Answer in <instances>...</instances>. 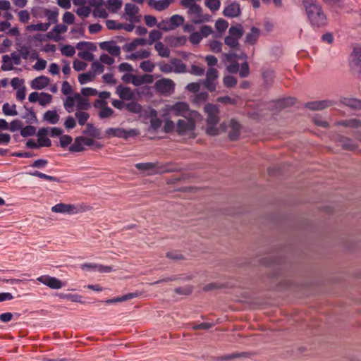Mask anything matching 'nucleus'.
Segmentation results:
<instances>
[{
	"label": "nucleus",
	"mask_w": 361,
	"mask_h": 361,
	"mask_svg": "<svg viewBox=\"0 0 361 361\" xmlns=\"http://www.w3.org/2000/svg\"><path fill=\"white\" fill-rule=\"evenodd\" d=\"M302 4L314 29L324 27L327 24L326 16L319 2L316 0H303Z\"/></svg>",
	"instance_id": "1"
},
{
	"label": "nucleus",
	"mask_w": 361,
	"mask_h": 361,
	"mask_svg": "<svg viewBox=\"0 0 361 361\" xmlns=\"http://www.w3.org/2000/svg\"><path fill=\"white\" fill-rule=\"evenodd\" d=\"M204 111L207 115V122L208 126L207 133L211 135H217L218 129L215 128V126L219 121L218 107L214 104H207L204 106Z\"/></svg>",
	"instance_id": "2"
},
{
	"label": "nucleus",
	"mask_w": 361,
	"mask_h": 361,
	"mask_svg": "<svg viewBox=\"0 0 361 361\" xmlns=\"http://www.w3.org/2000/svg\"><path fill=\"white\" fill-rule=\"evenodd\" d=\"M184 8L188 9V14L191 16V22L194 24H202L210 21L211 16L203 13L202 8L200 5H192Z\"/></svg>",
	"instance_id": "3"
},
{
	"label": "nucleus",
	"mask_w": 361,
	"mask_h": 361,
	"mask_svg": "<svg viewBox=\"0 0 361 361\" xmlns=\"http://www.w3.org/2000/svg\"><path fill=\"white\" fill-rule=\"evenodd\" d=\"M195 128V122L193 119L188 118L179 119L176 126V130L179 135H185Z\"/></svg>",
	"instance_id": "4"
},
{
	"label": "nucleus",
	"mask_w": 361,
	"mask_h": 361,
	"mask_svg": "<svg viewBox=\"0 0 361 361\" xmlns=\"http://www.w3.org/2000/svg\"><path fill=\"white\" fill-rule=\"evenodd\" d=\"M105 133L108 137H116L126 140L137 135V132L135 129L126 130L120 128H109L106 130Z\"/></svg>",
	"instance_id": "5"
},
{
	"label": "nucleus",
	"mask_w": 361,
	"mask_h": 361,
	"mask_svg": "<svg viewBox=\"0 0 361 361\" xmlns=\"http://www.w3.org/2000/svg\"><path fill=\"white\" fill-rule=\"evenodd\" d=\"M218 76V71L216 68H209L207 70L203 85L209 92H213L216 90L215 80L217 79Z\"/></svg>",
	"instance_id": "6"
},
{
	"label": "nucleus",
	"mask_w": 361,
	"mask_h": 361,
	"mask_svg": "<svg viewBox=\"0 0 361 361\" xmlns=\"http://www.w3.org/2000/svg\"><path fill=\"white\" fill-rule=\"evenodd\" d=\"M175 86L174 82L168 78H163L156 81L154 84L155 89L161 94H166L173 90Z\"/></svg>",
	"instance_id": "7"
},
{
	"label": "nucleus",
	"mask_w": 361,
	"mask_h": 361,
	"mask_svg": "<svg viewBox=\"0 0 361 361\" xmlns=\"http://www.w3.org/2000/svg\"><path fill=\"white\" fill-rule=\"evenodd\" d=\"M139 8L135 4L128 3L125 5V14L128 17L126 18L130 23H139L141 16H138Z\"/></svg>",
	"instance_id": "8"
},
{
	"label": "nucleus",
	"mask_w": 361,
	"mask_h": 361,
	"mask_svg": "<svg viewBox=\"0 0 361 361\" xmlns=\"http://www.w3.org/2000/svg\"><path fill=\"white\" fill-rule=\"evenodd\" d=\"M37 281L52 289H60L63 286L61 280L49 275L41 276L37 279Z\"/></svg>",
	"instance_id": "9"
},
{
	"label": "nucleus",
	"mask_w": 361,
	"mask_h": 361,
	"mask_svg": "<svg viewBox=\"0 0 361 361\" xmlns=\"http://www.w3.org/2000/svg\"><path fill=\"white\" fill-rule=\"evenodd\" d=\"M241 13L240 4L236 1L229 2L225 6L223 14L226 17L236 18Z\"/></svg>",
	"instance_id": "10"
},
{
	"label": "nucleus",
	"mask_w": 361,
	"mask_h": 361,
	"mask_svg": "<svg viewBox=\"0 0 361 361\" xmlns=\"http://www.w3.org/2000/svg\"><path fill=\"white\" fill-rule=\"evenodd\" d=\"M52 212L74 214L78 212V209L74 204L59 203L53 206L51 209Z\"/></svg>",
	"instance_id": "11"
},
{
	"label": "nucleus",
	"mask_w": 361,
	"mask_h": 361,
	"mask_svg": "<svg viewBox=\"0 0 361 361\" xmlns=\"http://www.w3.org/2000/svg\"><path fill=\"white\" fill-rule=\"evenodd\" d=\"M171 112L175 116H187L189 106L185 102H179L173 104L171 109Z\"/></svg>",
	"instance_id": "12"
},
{
	"label": "nucleus",
	"mask_w": 361,
	"mask_h": 361,
	"mask_svg": "<svg viewBox=\"0 0 361 361\" xmlns=\"http://www.w3.org/2000/svg\"><path fill=\"white\" fill-rule=\"evenodd\" d=\"M228 137L231 140H236L240 135L241 129L240 124L235 119H231L229 122Z\"/></svg>",
	"instance_id": "13"
},
{
	"label": "nucleus",
	"mask_w": 361,
	"mask_h": 361,
	"mask_svg": "<svg viewBox=\"0 0 361 361\" xmlns=\"http://www.w3.org/2000/svg\"><path fill=\"white\" fill-rule=\"evenodd\" d=\"M334 102L331 100H321L308 102L305 106L312 110H322L326 107L333 106Z\"/></svg>",
	"instance_id": "14"
},
{
	"label": "nucleus",
	"mask_w": 361,
	"mask_h": 361,
	"mask_svg": "<svg viewBox=\"0 0 361 361\" xmlns=\"http://www.w3.org/2000/svg\"><path fill=\"white\" fill-rule=\"evenodd\" d=\"M101 49L107 51L111 55L118 56L121 54V49L113 42H104L100 44Z\"/></svg>",
	"instance_id": "15"
},
{
	"label": "nucleus",
	"mask_w": 361,
	"mask_h": 361,
	"mask_svg": "<svg viewBox=\"0 0 361 361\" xmlns=\"http://www.w3.org/2000/svg\"><path fill=\"white\" fill-rule=\"evenodd\" d=\"M50 82L48 77L41 75L35 78L31 82V87L33 90H42L46 87Z\"/></svg>",
	"instance_id": "16"
},
{
	"label": "nucleus",
	"mask_w": 361,
	"mask_h": 361,
	"mask_svg": "<svg viewBox=\"0 0 361 361\" xmlns=\"http://www.w3.org/2000/svg\"><path fill=\"white\" fill-rule=\"evenodd\" d=\"M350 64L353 68H361V47L354 48L350 54Z\"/></svg>",
	"instance_id": "17"
},
{
	"label": "nucleus",
	"mask_w": 361,
	"mask_h": 361,
	"mask_svg": "<svg viewBox=\"0 0 361 361\" xmlns=\"http://www.w3.org/2000/svg\"><path fill=\"white\" fill-rule=\"evenodd\" d=\"M116 92L121 99L130 100L133 97V94L130 88L128 87H124L121 85L116 87Z\"/></svg>",
	"instance_id": "18"
},
{
	"label": "nucleus",
	"mask_w": 361,
	"mask_h": 361,
	"mask_svg": "<svg viewBox=\"0 0 361 361\" xmlns=\"http://www.w3.org/2000/svg\"><path fill=\"white\" fill-rule=\"evenodd\" d=\"M260 34L259 29L252 27L250 32L247 34L245 42L246 44L254 45L257 42Z\"/></svg>",
	"instance_id": "19"
},
{
	"label": "nucleus",
	"mask_w": 361,
	"mask_h": 361,
	"mask_svg": "<svg viewBox=\"0 0 361 361\" xmlns=\"http://www.w3.org/2000/svg\"><path fill=\"white\" fill-rule=\"evenodd\" d=\"M154 81L153 76L149 74H144L142 75H135L133 81L135 86H140L144 84H152Z\"/></svg>",
	"instance_id": "20"
},
{
	"label": "nucleus",
	"mask_w": 361,
	"mask_h": 361,
	"mask_svg": "<svg viewBox=\"0 0 361 361\" xmlns=\"http://www.w3.org/2000/svg\"><path fill=\"white\" fill-rule=\"evenodd\" d=\"M341 104L352 109L361 110V100L355 98H343Z\"/></svg>",
	"instance_id": "21"
},
{
	"label": "nucleus",
	"mask_w": 361,
	"mask_h": 361,
	"mask_svg": "<svg viewBox=\"0 0 361 361\" xmlns=\"http://www.w3.org/2000/svg\"><path fill=\"white\" fill-rule=\"evenodd\" d=\"M75 99L76 106L79 111H87L91 107L88 99L82 97L80 94L75 93Z\"/></svg>",
	"instance_id": "22"
},
{
	"label": "nucleus",
	"mask_w": 361,
	"mask_h": 361,
	"mask_svg": "<svg viewBox=\"0 0 361 361\" xmlns=\"http://www.w3.org/2000/svg\"><path fill=\"white\" fill-rule=\"evenodd\" d=\"M83 134L94 137V138H101V131L99 128H96L93 124L92 123H87L86 128L83 131Z\"/></svg>",
	"instance_id": "23"
},
{
	"label": "nucleus",
	"mask_w": 361,
	"mask_h": 361,
	"mask_svg": "<svg viewBox=\"0 0 361 361\" xmlns=\"http://www.w3.org/2000/svg\"><path fill=\"white\" fill-rule=\"evenodd\" d=\"M59 115L55 110H48L43 116V119L50 124H56L59 121Z\"/></svg>",
	"instance_id": "24"
},
{
	"label": "nucleus",
	"mask_w": 361,
	"mask_h": 361,
	"mask_svg": "<svg viewBox=\"0 0 361 361\" xmlns=\"http://www.w3.org/2000/svg\"><path fill=\"white\" fill-rule=\"evenodd\" d=\"M171 63L173 66V71L176 73H183L187 71L185 64H184L182 61L178 59H171Z\"/></svg>",
	"instance_id": "25"
},
{
	"label": "nucleus",
	"mask_w": 361,
	"mask_h": 361,
	"mask_svg": "<svg viewBox=\"0 0 361 361\" xmlns=\"http://www.w3.org/2000/svg\"><path fill=\"white\" fill-rule=\"evenodd\" d=\"M154 49L161 57L168 58L170 56L171 51L169 48L165 46L162 42H158L154 45Z\"/></svg>",
	"instance_id": "26"
},
{
	"label": "nucleus",
	"mask_w": 361,
	"mask_h": 361,
	"mask_svg": "<svg viewBox=\"0 0 361 361\" xmlns=\"http://www.w3.org/2000/svg\"><path fill=\"white\" fill-rule=\"evenodd\" d=\"M136 296H137L136 293H128V294L124 295L121 297H116V298H114L112 299H108L105 301V303L107 305H111L113 303L121 302H123V301H126V300L133 299V298H135Z\"/></svg>",
	"instance_id": "27"
},
{
	"label": "nucleus",
	"mask_w": 361,
	"mask_h": 361,
	"mask_svg": "<svg viewBox=\"0 0 361 361\" xmlns=\"http://www.w3.org/2000/svg\"><path fill=\"white\" fill-rule=\"evenodd\" d=\"M44 14L49 20V23H57L59 16V9L57 8H54L53 9L46 8L44 11Z\"/></svg>",
	"instance_id": "28"
},
{
	"label": "nucleus",
	"mask_w": 361,
	"mask_h": 361,
	"mask_svg": "<svg viewBox=\"0 0 361 361\" xmlns=\"http://www.w3.org/2000/svg\"><path fill=\"white\" fill-rule=\"evenodd\" d=\"M337 125L343 126L345 127H350V128H359L361 127V119L357 118H351L341 121L337 123Z\"/></svg>",
	"instance_id": "29"
},
{
	"label": "nucleus",
	"mask_w": 361,
	"mask_h": 361,
	"mask_svg": "<svg viewBox=\"0 0 361 361\" xmlns=\"http://www.w3.org/2000/svg\"><path fill=\"white\" fill-rule=\"evenodd\" d=\"M243 33L242 25L240 24L236 26H231L228 30V35L238 40L243 37Z\"/></svg>",
	"instance_id": "30"
},
{
	"label": "nucleus",
	"mask_w": 361,
	"mask_h": 361,
	"mask_svg": "<svg viewBox=\"0 0 361 361\" xmlns=\"http://www.w3.org/2000/svg\"><path fill=\"white\" fill-rule=\"evenodd\" d=\"M148 4L150 6H152L159 11H161L169 6V2L164 0H149Z\"/></svg>",
	"instance_id": "31"
},
{
	"label": "nucleus",
	"mask_w": 361,
	"mask_h": 361,
	"mask_svg": "<svg viewBox=\"0 0 361 361\" xmlns=\"http://www.w3.org/2000/svg\"><path fill=\"white\" fill-rule=\"evenodd\" d=\"M274 77V71L271 69H267L262 72V78L267 86H271L273 84Z\"/></svg>",
	"instance_id": "32"
},
{
	"label": "nucleus",
	"mask_w": 361,
	"mask_h": 361,
	"mask_svg": "<svg viewBox=\"0 0 361 361\" xmlns=\"http://www.w3.org/2000/svg\"><path fill=\"white\" fill-rule=\"evenodd\" d=\"M84 149L85 148L82 140V136L76 137L74 142L69 147V150L73 152H82Z\"/></svg>",
	"instance_id": "33"
},
{
	"label": "nucleus",
	"mask_w": 361,
	"mask_h": 361,
	"mask_svg": "<svg viewBox=\"0 0 361 361\" xmlns=\"http://www.w3.org/2000/svg\"><path fill=\"white\" fill-rule=\"evenodd\" d=\"M2 111L6 116H16L18 115V111H16V105L13 104H10L6 102L2 106Z\"/></svg>",
	"instance_id": "34"
},
{
	"label": "nucleus",
	"mask_w": 361,
	"mask_h": 361,
	"mask_svg": "<svg viewBox=\"0 0 361 361\" xmlns=\"http://www.w3.org/2000/svg\"><path fill=\"white\" fill-rule=\"evenodd\" d=\"M184 23V18L180 15H173L169 19L170 27H173V30L180 26Z\"/></svg>",
	"instance_id": "35"
},
{
	"label": "nucleus",
	"mask_w": 361,
	"mask_h": 361,
	"mask_svg": "<svg viewBox=\"0 0 361 361\" xmlns=\"http://www.w3.org/2000/svg\"><path fill=\"white\" fill-rule=\"evenodd\" d=\"M95 78L94 73L89 71L78 75V81L81 85L92 81Z\"/></svg>",
	"instance_id": "36"
},
{
	"label": "nucleus",
	"mask_w": 361,
	"mask_h": 361,
	"mask_svg": "<svg viewBox=\"0 0 361 361\" xmlns=\"http://www.w3.org/2000/svg\"><path fill=\"white\" fill-rule=\"evenodd\" d=\"M29 174L32 176L38 177L39 178L44 179L47 180L53 181V182H59V179L56 177L47 175V174L43 173L38 171L30 172Z\"/></svg>",
	"instance_id": "37"
},
{
	"label": "nucleus",
	"mask_w": 361,
	"mask_h": 361,
	"mask_svg": "<svg viewBox=\"0 0 361 361\" xmlns=\"http://www.w3.org/2000/svg\"><path fill=\"white\" fill-rule=\"evenodd\" d=\"M50 25V23L32 24L28 26V30L33 31H47L49 28Z\"/></svg>",
	"instance_id": "38"
},
{
	"label": "nucleus",
	"mask_w": 361,
	"mask_h": 361,
	"mask_svg": "<svg viewBox=\"0 0 361 361\" xmlns=\"http://www.w3.org/2000/svg\"><path fill=\"white\" fill-rule=\"evenodd\" d=\"M76 104L75 94L73 97H68L63 103L65 109L71 113L73 111V107Z\"/></svg>",
	"instance_id": "39"
},
{
	"label": "nucleus",
	"mask_w": 361,
	"mask_h": 361,
	"mask_svg": "<svg viewBox=\"0 0 361 361\" xmlns=\"http://www.w3.org/2000/svg\"><path fill=\"white\" fill-rule=\"evenodd\" d=\"M75 116L80 126H84L90 118V114L83 111H77Z\"/></svg>",
	"instance_id": "40"
},
{
	"label": "nucleus",
	"mask_w": 361,
	"mask_h": 361,
	"mask_svg": "<svg viewBox=\"0 0 361 361\" xmlns=\"http://www.w3.org/2000/svg\"><path fill=\"white\" fill-rule=\"evenodd\" d=\"M341 146L347 150H354L357 148V145L350 139L343 137L341 140Z\"/></svg>",
	"instance_id": "41"
},
{
	"label": "nucleus",
	"mask_w": 361,
	"mask_h": 361,
	"mask_svg": "<svg viewBox=\"0 0 361 361\" xmlns=\"http://www.w3.org/2000/svg\"><path fill=\"white\" fill-rule=\"evenodd\" d=\"M228 27V23L223 18L218 19L215 23V28L221 34L225 32Z\"/></svg>",
	"instance_id": "42"
},
{
	"label": "nucleus",
	"mask_w": 361,
	"mask_h": 361,
	"mask_svg": "<svg viewBox=\"0 0 361 361\" xmlns=\"http://www.w3.org/2000/svg\"><path fill=\"white\" fill-rule=\"evenodd\" d=\"M224 43L232 49H236L239 47L238 39L230 35L225 37Z\"/></svg>",
	"instance_id": "43"
},
{
	"label": "nucleus",
	"mask_w": 361,
	"mask_h": 361,
	"mask_svg": "<svg viewBox=\"0 0 361 361\" xmlns=\"http://www.w3.org/2000/svg\"><path fill=\"white\" fill-rule=\"evenodd\" d=\"M3 64L1 66V69L4 71H8L13 69V66L12 61H11V58L8 55H4L2 57Z\"/></svg>",
	"instance_id": "44"
},
{
	"label": "nucleus",
	"mask_w": 361,
	"mask_h": 361,
	"mask_svg": "<svg viewBox=\"0 0 361 361\" xmlns=\"http://www.w3.org/2000/svg\"><path fill=\"white\" fill-rule=\"evenodd\" d=\"M247 353H234L228 355H226L224 356H221L219 360L221 361H229L233 360L235 358L242 357H247Z\"/></svg>",
	"instance_id": "45"
},
{
	"label": "nucleus",
	"mask_w": 361,
	"mask_h": 361,
	"mask_svg": "<svg viewBox=\"0 0 361 361\" xmlns=\"http://www.w3.org/2000/svg\"><path fill=\"white\" fill-rule=\"evenodd\" d=\"M224 56L227 61H231L233 59H239V60H247V56L245 53H241L240 54H238L233 52L224 54Z\"/></svg>",
	"instance_id": "46"
},
{
	"label": "nucleus",
	"mask_w": 361,
	"mask_h": 361,
	"mask_svg": "<svg viewBox=\"0 0 361 361\" xmlns=\"http://www.w3.org/2000/svg\"><path fill=\"white\" fill-rule=\"evenodd\" d=\"M140 68L145 72L151 73L155 68V64L151 61H144L140 63Z\"/></svg>",
	"instance_id": "47"
},
{
	"label": "nucleus",
	"mask_w": 361,
	"mask_h": 361,
	"mask_svg": "<svg viewBox=\"0 0 361 361\" xmlns=\"http://www.w3.org/2000/svg\"><path fill=\"white\" fill-rule=\"evenodd\" d=\"M122 0H108L109 8L114 13L117 12L122 6Z\"/></svg>",
	"instance_id": "48"
},
{
	"label": "nucleus",
	"mask_w": 361,
	"mask_h": 361,
	"mask_svg": "<svg viewBox=\"0 0 361 361\" xmlns=\"http://www.w3.org/2000/svg\"><path fill=\"white\" fill-rule=\"evenodd\" d=\"M36 133V128L32 126H27L21 128L20 134L23 137L32 136Z\"/></svg>",
	"instance_id": "49"
},
{
	"label": "nucleus",
	"mask_w": 361,
	"mask_h": 361,
	"mask_svg": "<svg viewBox=\"0 0 361 361\" xmlns=\"http://www.w3.org/2000/svg\"><path fill=\"white\" fill-rule=\"evenodd\" d=\"M161 37H162V34L160 31L157 30H153L150 31L149 35V40L147 41L148 44H149V45L152 44L154 42L160 39L161 38Z\"/></svg>",
	"instance_id": "50"
},
{
	"label": "nucleus",
	"mask_w": 361,
	"mask_h": 361,
	"mask_svg": "<svg viewBox=\"0 0 361 361\" xmlns=\"http://www.w3.org/2000/svg\"><path fill=\"white\" fill-rule=\"evenodd\" d=\"M205 5L212 11L214 12L219 9L221 1L220 0H205Z\"/></svg>",
	"instance_id": "51"
},
{
	"label": "nucleus",
	"mask_w": 361,
	"mask_h": 361,
	"mask_svg": "<svg viewBox=\"0 0 361 361\" xmlns=\"http://www.w3.org/2000/svg\"><path fill=\"white\" fill-rule=\"evenodd\" d=\"M224 85L227 87H235L237 84V79L232 75H226L223 79Z\"/></svg>",
	"instance_id": "52"
},
{
	"label": "nucleus",
	"mask_w": 361,
	"mask_h": 361,
	"mask_svg": "<svg viewBox=\"0 0 361 361\" xmlns=\"http://www.w3.org/2000/svg\"><path fill=\"white\" fill-rule=\"evenodd\" d=\"M209 47L212 51L220 53L222 49V43L216 40H212L209 43Z\"/></svg>",
	"instance_id": "53"
},
{
	"label": "nucleus",
	"mask_w": 361,
	"mask_h": 361,
	"mask_svg": "<svg viewBox=\"0 0 361 361\" xmlns=\"http://www.w3.org/2000/svg\"><path fill=\"white\" fill-rule=\"evenodd\" d=\"M52 96L48 93L41 92L39 99V104L41 106H46L51 101Z\"/></svg>",
	"instance_id": "54"
},
{
	"label": "nucleus",
	"mask_w": 361,
	"mask_h": 361,
	"mask_svg": "<svg viewBox=\"0 0 361 361\" xmlns=\"http://www.w3.org/2000/svg\"><path fill=\"white\" fill-rule=\"evenodd\" d=\"M91 13V8L89 6H81L76 10L78 16L85 18L89 16Z\"/></svg>",
	"instance_id": "55"
},
{
	"label": "nucleus",
	"mask_w": 361,
	"mask_h": 361,
	"mask_svg": "<svg viewBox=\"0 0 361 361\" xmlns=\"http://www.w3.org/2000/svg\"><path fill=\"white\" fill-rule=\"evenodd\" d=\"M239 75L240 78H246L250 74V68L249 65L247 61L243 62L240 68H239Z\"/></svg>",
	"instance_id": "56"
},
{
	"label": "nucleus",
	"mask_w": 361,
	"mask_h": 361,
	"mask_svg": "<svg viewBox=\"0 0 361 361\" xmlns=\"http://www.w3.org/2000/svg\"><path fill=\"white\" fill-rule=\"evenodd\" d=\"M61 54L66 56L71 57L75 53V48L71 45H65L61 49Z\"/></svg>",
	"instance_id": "57"
},
{
	"label": "nucleus",
	"mask_w": 361,
	"mask_h": 361,
	"mask_svg": "<svg viewBox=\"0 0 361 361\" xmlns=\"http://www.w3.org/2000/svg\"><path fill=\"white\" fill-rule=\"evenodd\" d=\"M114 111L110 107L106 106L99 112V117L102 119L109 118L112 116Z\"/></svg>",
	"instance_id": "58"
},
{
	"label": "nucleus",
	"mask_w": 361,
	"mask_h": 361,
	"mask_svg": "<svg viewBox=\"0 0 361 361\" xmlns=\"http://www.w3.org/2000/svg\"><path fill=\"white\" fill-rule=\"evenodd\" d=\"M23 123L20 120L16 119L11 122L10 125H8V129L11 132H15L16 130H20L22 128Z\"/></svg>",
	"instance_id": "59"
},
{
	"label": "nucleus",
	"mask_w": 361,
	"mask_h": 361,
	"mask_svg": "<svg viewBox=\"0 0 361 361\" xmlns=\"http://www.w3.org/2000/svg\"><path fill=\"white\" fill-rule=\"evenodd\" d=\"M106 25L109 30H121V23L114 20H107Z\"/></svg>",
	"instance_id": "60"
},
{
	"label": "nucleus",
	"mask_w": 361,
	"mask_h": 361,
	"mask_svg": "<svg viewBox=\"0 0 361 361\" xmlns=\"http://www.w3.org/2000/svg\"><path fill=\"white\" fill-rule=\"evenodd\" d=\"M202 39V37L199 33V32H193L190 34L189 40L190 42L193 44H198L201 40Z\"/></svg>",
	"instance_id": "61"
},
{
	"label": "nucleus",
	"mask_w": 361,
	"mask_h": 361,
	"mask_svg": "<svg viewBox=\"0 0 361 361\" xmlns=\"http://www.w3.org/2000/svg\"><path fill=\"white\" fill-rule=\"evenodd\" d=\"M214 32L212 27L209 25H203L200 27L199 33L202 37H207L209 35Z\"/></svg>",
	"instance_id": "62"
},
{
	"label": "nucleus",
	"mask_w": 361,
	"mask_h": 361,
	"mask_svg": "<svg viewBox=\"0 0 361 361\" xmlns=\"http://www.w3.org/2000/svg\"><path fill=\"white\" fill-rule=\"evenodd\" d=\"M159 70L164 73H170L173 72L172 64H169L165 62H161L158 64Z\"/></svg>",
	"instance_id": "63"
},
{
	"label": "nucleus",
	"mask_w": 361,
	"mask_h": 361,
	"mask_svg": "<svg viewBox=\"0 0 361 361\" xmlns=\"http://www.w3.org/2000/svg\"><path fill=\"white\" fill-rule=\"evenodd\" d=\"M72 137L68 135H61L60 137V146L63 148L67 147L72 142Z\"/></svg>",
	"instance_id": "64"
}]
</instances>
